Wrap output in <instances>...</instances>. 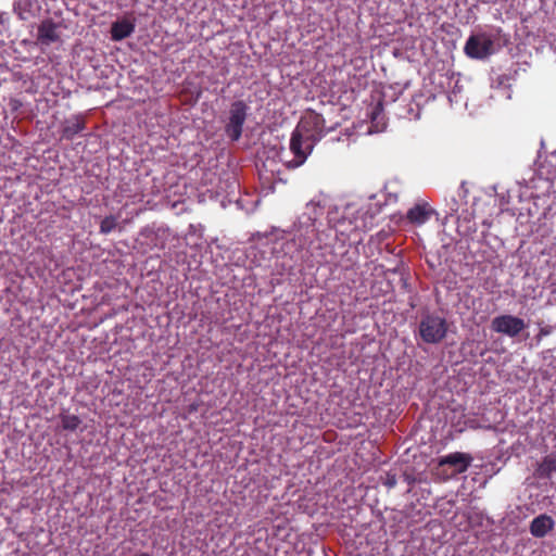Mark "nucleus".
<instances>
[{
	"instance_id": "6e6552de",
	"label": "nucleus",
	"mask_w": 556,
	"mask_h": 556,
	"mask_svg": "<svg viewBox=\"0 0 556 556\" xmlns=\"http://www.w3.org/2000/svg\"><path fill=\"white\" fill-rule=\"evenodd\" d=\"M61 23L53 22L51 18L43 20L38 26L37 43L40 46H50L61 40Z\"/></svg>"
},
{
	"instance_id": "20e7f679",
	"label": "nucleus",
	"mask_w": 556,
	"mask_h": 556,
	"mask_svg": "<svg viewBox=\"0 0 556 556\" xmlns=\"http://www.w3.org/2000/svg\"><path fill=\"white\" fill-rule=\"evenodd\" d=\"M248 104L242 100H237L230 105L229 118L225 126V132L232 141L239 140L242 135V128L248 116Z\"/></svg>"
},
{
	"instance_id": "9b49d317",
	"label": "nucleus",
	"mask_w": 556,
	"mask_h": 556,
	"mask_svg": "<svg viewBox=\"0 0 556 556\" xmlns=\"http://www.w3.org/2000/svg\"><path fill=\"white\" fill-rule=\"evenodd\" d=\"M555 522L553 518L546 514L539 515L530 523V533L534 538H544L553 530Z\"/></svg>"
},
{
	"instance_id": "7ed1b4c3",
	"label": "nucleus",
	"mask_w": 556,
	"mask_h": 556,
	"mask_svg": "<svg viewBox=\"0 0 556 556\" xmlns=\"http://www.w3.org/2000/svg\"><path fill=\"white\" fill-rule=\"evenodd\" d=\"M464 52L470 59H486L494 53V41L486 33L473 34L467 39Z\"/></svg>"
},
{
	"instance_id": "423d86ee",
	"label": "nucleus",
	"mask_w": 556,
	"mask_h": 556,
	"mask_svg": "<svg viewBox=\"0 0 556 556\" xmlns=\"http://www.w3.org/2000/svg\"><path fill=\"white\" fill-rule=\"evenodd\" d=\"M491 328L497 333L514 338L526 328V323L517 316L506 314L493 318Z\"/></svg>"
},
{
	"instance_id": "ddd939ff",
	"label": "nucleus",
	"mask_w": 556,
	"mask_h": 556,
	"mask_svg": "<svg viewBox=\"0 0 556 556\" xmlns=\"http://www.w3.org/2000/svg\"><path fill=\"white\" fill-rule=\"evenodd\" d=\"M135 30V24L128 20H121L112 24L111 37L118 41L130 36Z\"/></svg>"
},
{
	"instance_id": "f3484780",
	"label": "nucleus",
	"mask_w": 556,
	"mask_h": 556,
	"mask_svg": "<svg viewBox=\"0 0 556 556\" xmlns=\"http://www.w3.org/2000/svg\"><path fill=\"white\" fill-rule=\"evenodd\" d=\"M8 105L11 112H17L23 106V102L17 98H10Z\"/></svg>"
},
{
	"instance_id": "4be33fe9",
	"label": "nucleus",
	"mask_w": 556,
	"mask_h": 556,
	"mask_svg": "<svg viewBox=\"0 0 556 556\" xmlns=\"http://www.w3.org/2000/svg\"><path fill=\"white\" fill-rule=\"evenodd\" d=\"M136 556H151V555L148 554V553H140V554L136 555Z\"/></svg>"
},
{
	"instance_id": "f03ea898",
	"label": "nucleus",
	"mask_w": 556,
	"mask_h": 556,
	"mask_svg": "<svg viewBox=\"0 0 556 556\" xmlns=\"http://www.w3.org/2000/svg\"><path fill=\"white\" fill-rule=\"evenodd\" d=\"M325 118L321 114L308 110L301 117L299 124L294 128V131H299L302 136L311 139L313 142H317L325 135Z\"/></svg>"
},
{
	"instance_id": "a211bd4d",
	"label": "nucleus",
	"mask_w": 556,
	"mask_h": 556,
	"mask_svg": "<svg viewBox=\"0 0 556 556\" xmlns=\"http://www.w3.org/2000/svg\"><path fill=\"white\" fill-rule=\"evenodd\" d=\"M552 332V327L551 326H545V327H542L540 328V331L539 333L536 334L535 339L538 341V343L546 336L551 334Z\"/></svg>"
},
{
	"instance_id": "f257e3e1",
	"label": "nucleus",
	"mask_w": 556,
	"mask_h": 556,
	"mask_svg": "<svg viewBox=\"0 0 556 556\" xmlns=\"http://www.w3.org/2000/svg\"><path fill=\"white\" fill-rule=\"evenodd\" d=\"M447 332L445 318L438 315L427 314L419 323V334L424 342L435 344L441 342Z\"/></svg>"
},
{
	"instance_id": "39448f33",
	"label": "nucleus",
	"mask_w": 556,
	"mask_h": 556,
	"mask_svg": "<svg viewBox=\"0 0 556 556\" xmlns=\"http://www.w3.org/2000/svg\"><path fill=\"white\" fill-rule=\"evenodd\" d=\"M315 142L302 136L299 131H292L290 139V151L293 159L286 163L288 168H296L305 163L312 153Z\"/></svg>"
},
{
	"instance_id": "1a4fd4ad",
	"label": "nucleus",
	"mask_w": 556,
	"mask_h": 556,
	"mask_svg": "<svg viewBox=\"0 0 556 556\" xmlns=\"http://www.w3.org/2000/svg\"><path fill=\"white\" fill-rule=\"evenodd\" d=\"M316 235L315 220L308 216L305 222L299 223L293 241L296 242L301 249H305L311 245L312 239Z\"/></svg>"
},
{
	"instance_id": "dca6fc26",
	"label": "nucleus",
	"mask_w": 556,
	"mask_h": 556,
	"mask_svg": "<svg viewBox=\"0 0 556 556\" xmlns=\"http://www.w3.org/2000/svg\"><path fill=\"white\" fill-rule=\"evenodd\" d=\"M16 10H24L28 12H35L40 9L37 0H20L15 7Z\"/></svg>"
},
{
	"instance_id": "9d476101",
	"label": "nucleus",
	"mask_w": 556,
	"mask_h": 556,
	"mask_svg": "<svg viewBox=\"0 0 556 556\" xmlns=\"http://www.w3.org/2000/svg\"><path fill=\"white\" fill-rule=\"evenodd\" d=\"M433 214L434 210L428 203H417L407 211L406 219L412 225L421 226L426 224Z\"/></svg>"
},
{
	"instance_id": "2eb2a0df",
	"label": "nucleus",
	"mask_w": 556,
	"mask_h": 556,
	"mask_svg": "<svg viewBox=\"0 0 556 556\" xmlns=\"http://www.w3.org/2000/svg\"><path fill=\"white\" fill-rule=\"evenodd\" d=\"M80 425V419L76 415H61V427L64 430L75 431Z\"/></svg>"
},
{
	"instance_id": "0eeeda50",
	"label": "nucleus",
	"mask_w": 556,
	"mask_h": 556,
	"mask_svg": "<svg viewBox=\"0 0 556 556\" xmlns=\"http://www.w3.org/2000/svg\"><path fill=\"white\" fill-rule=\"evenodd\" d=\"M473 458L470 454L454 452L442 456L438 460L437 468H445L446 466L453 468L452 475H459L469 468Z\"/></svg>"
},
{
	"instance_id": "f8f14e48",
	"label": "nucleus",
	"mask_w": 556,
	"mask_h": 556,
	"mask_svg": "<svg viewBox=\"0 0 556 556\" xmlns=\"http://www.w3.org/2000/svg\"><path fill=\"white\" fill-rule=\"evenodd\" d=\"M86 128L85 119L78 116H74L64 122L62 127V138L66 140H73L76 135Z\"/></svg>"
},
{
	"instance_id": "aec40b11",
	"label": "nucleus",
	"mask_w": 556,
	"mask_h": 556,
	"mask_svg": "<svg viewBox=\"0 0 556 556\" xmlns=\"http://www.w3.org/2000/svg\"><path fill=\"white\" fill-rule=\"evenodd\" d=\"M99 229L101 232H104V219H101L99 223Z\"/></svg>"
},
{
	"instance_id": "412c9836",
	"label": "nucleus",
	"mask_w": 556,
	"mask_h": 556,
	"mask_svg": "<svg viewBox=\"0 0 556 556\" xmlns=\"http://www.w3.org/2000/svg\"><path fill=\"white\" fill-rule=\"evenodd\" d=\"M110 228H111V222H110L109 217H106V226H105L106 232L110 231Z\"/></svg>"
},
{
	"instance_id": "4468645a",
	"label": "nucleus",
	"mask_w": 556,
	"mask_h": 556,
	"mask_svg": "<svg viewBox=\"0 0 556 556\" xmlns=\"http://www.w3.org/2000/svg\"><path fill=\"white\" fill-rule=\"evenodd\" d=\"M556 472V456L547 455L539 464L538 475L541 478H551Z\"/></svg>"
},
{
	"instance_id": "6ab92c4d",
	"label": "nucleus",
	"mask_w": 556,
	"mask_h": 556,
	"mask_svg": "<svg viewBox=\"0 0 556 556\" xmlns=\"http://www.w3.org/2000/svg\"><path fill=\"white\" fill-rule=\"evenodd\" d=\"M384 485L388 486L389 489H392L396 485V477L395 475H389L388 478H387V481L384 482Z\"/></svg>"
}]
</instances>
